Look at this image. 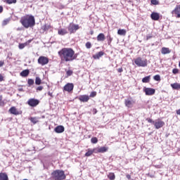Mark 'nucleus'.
Segmentation results:
<instances>
[{
	"label": "nucleus",
	"mask_w": 180,
	"mask_h": 180,
	"mask_svg": "<svg viewBox=\"0 0 180 180\" xmlns=\"http://www.w3.org/2000/svg\"><path fill=\"white\" fill-rule=\"evenodd\" d=\"M58 54L61 61H65L66 63L74 61L78 57V53H75L74 49L71 48H63L58 52Z\"/></svg>",
	"instance_id": "1"
},
{
	"label": "nucleus",
	"mask_w": 180,
	"mask_h": 180,
	"mask_svg": "<svg viewBox=\"0 0 180 180\" xmlns=\"http://www.w3.org/2000/svg\"><path fill=\"white\" fill-rule=\"evenodd\" d=\"M20 23L22 25L23 27L29 29V27H33V26L36 25V20L32 15H27L21 18Z\"/></svg>",
	"instance_id": "2"
},
{
	"label": "nucleus",
	"mask_w": 180,
	"mask_h": 180,
	"mask_svg": "<svg viewBox=\"0 0 180 180\" xmlns=\"http://www.w3.org/2000/svg\"><path fill=\"white\" fill-rule=\"evenodd\" d=\"M52 179L64 180L66 178L65 174L63 170H55L51 173Z\"/></svg>",
	"instance_id": "3"
},
{
	"label": "nucleus",
	"mask_w": 180,
	"mask_h": 180,
	"mask_svg": "<svg viewBox=\"0 0 180 180\" xmlns=\"http://www.w3.org/2000/svg\"><path fill=\"white\" fill-rule=\"evenodd\" d=\"M138 67H147V60H143L141 58H138L134 60Z\"/></svg>",
	"instance_id": "4"
},
{
	"label": "nucleus",
	"mask_w": 180,
	"mask_h": 180,
	"mask_svg": "<svg viewBox=\"0 0 180 180\" xmlns=\"http://www.w3.org/2000/svg\"><path fill=\"white\" fill-rule=\"evenodd\" d=\"M27 103L29 106H31V108H36V106L40 103V101L36 98H30Z\"/></svg>",
	"instance_id": "5"
},
{
	"label": "nucleus",
	"mask_w": 180,
	"mask_h": 180,
	"mask_svg": "<svg viewBox=\"0 0 180 180\" xmlns=\"http://www.w3.org/2000/svg\"><path fill=\"white\" fill-rule=\"evenodd\" d=\"M38 64H40V65H46V64H49V58L46 56H40L38 58Z\"/></svg>",
	"instance_id": "6"
},
{
	"label": "nucleus",
	"mask_w": 180,
	"mask_h": 180,
	"mask_svg": "<svg viewBox=\"0 0 180 180\" xmlns=\"http://www.w3.org/2000/svg\"><path fill=\"white\" fill-rule=\"evenodd\" d=\"M143 92H145L146 96H152V95H154V94H155V89L153 88L144 87Z\"/></svg>",
	"instance_id": "7"
},
{
	"label": "nucleus",
	"mask_w": 180,
	"mask_h": 180,
	"mask_svg": "<svg viewBox=\"0 0 180 180\" xmlns=\"http://www.w3.org/2000/svg\"><path fill=\"white\" fill-rule=\"evenodd\" d=\"M165 125V122H164V121L158 119L156 120L155 121V124L154 126L155 127V129H157V130H158L159 129H161V127H163Z\"/></svg>",
	"instance_id": "8"
},
{
	"label": "nucleus",
	"mask_w": 180,
	"mask_h": 180,
	"mask_svg": "<svg viewBox=\"0 0 180 180\" xmlns=\"http://www.w3.org/2000/svg\"><path fill=\"white\" fill-rule=\"evenodd\" d=\"M172 13L175 18L179 19L180 18V5H176L174 9L172 11Z\"/></svg>",
	"instance_id": "9"
},
{
	"label": "nucleus",
	"mask_w": 180,
	"mask_h": 180,
	"mask_svg": "<svg viewBox=\"0 0 180 180\" xmlns=\"http://www.w3.org/2000/svg\"><path fill=\"white\" fill-rule=\"evenodd\" d=\"M70 34H72V33H75V32H77V30H78V29H79V25H70L68 27Z\"/></svg>",
	"instance_id": "10"
},
{
	"label": "nucleus",
	"mask_w": 180,
	"mask_h": 180,
	"mask_svg": "<svg viewBox=\"0 0 180 180\" xmlns=\"http://www.w3.org/2000/svg\"><path fill=\"white\" fill-rule=\"evenodd\" d=\"M74 90V84L72 83H68L63 87V91L66 92H71Z\"/></svg>",
	"instance_id": "11"
},
{
	"label": "nucleus",
	"mask_w": 180,
	"mask_h": 180,
	"mask_svg": "<svg viewBox=\"0 0 180 180\" xmlns=\"http://www.w3.org/2000/svg\"><path fill=\"white\" fill-rule=\"evenodd\" d=\"M65 130V129L64 128V126H63V125H59V126L55 127V129H54V131L58 134L64 133Z\"/></svg>",
	"instance_id": "12"
},
{
	"label": "nucleus",
	"mask_w": 180,
	"mask_h": 180,
	"mask_svg": "<svg viewBox=\"0 0 180 180\" xmlns=\"http://www.w3.org/2000/svg\"><path fill=\"white\" fill-rule=\"evenodd\" d=\"M124 103H125V106L127 108H133V105L134 103V101H133V100L131 99H125L124 100Z\"/></svg>",
	"instance_id": "13"
},
{
	"label": "nucleus",
	"mask_w": 180,
	"mask_h": 180,
	"mask_svg": "<svg viewBox=\"0 0 180 180\" xmlns=\"http://www.w3.org/2000/svg\"><path fill=\"white\" fill-rule=\"evenodd\" d=\"M79 101H80V102H88V101H89V96L88 95H82L80 96H79L78 98Z\"/></svg>",
	"instance_id": "14"
},
{
	"label": "nucleus",
	"mask_w": 180,
	"mask_h": 180,
	"mask_svg": "<svg viewBox=\"0 0 180 180\" xmlns=\"http://www.w3.org/2000/svg\"><path fill=\"white\" fill-rule=\"evenodd\" d=\"M150 18L153 20H158L160 19V13L153 12L151 13Z\"/></svg>",
	"instance_id": "15"
},
{
	"label": "nucleus",
	"mask_w": 180,
	"mask_h": 180,
	"mask_svg": "<svg viewBox=\"0 0 180 180\" xmlns=\"http://www.w3.org/2000/svg\"><path fill=\"white\" fill-rule=\"evenodd\" d=\"M68 33V31H67L66 29H59L58 30V34H59V36H65V34H67Z\"/></svg>",
	"instance_id": "16"
},
{
	"label": "nucleus",
	"mask_w": 180,
	"mask_h": 180,
	"mask_svg": "<svg viewBox=\"0 0 180 180\" xmlns=\"http://www.w3.org/2000/svg\"><path fill=\"white\" fill-rule=\"evenodd\" d=\"M104 54L105 53H103V51H99L93 56V58H94V60H99L100 58L102 57Z\"/></svg>",
	"instance_id": "17"
},
{
	"label": "nucleus",
	"mask_w": 180,
	"mask_h": 180,
	"mask_svg": "<svg viewBox=\"0 0 180 180\" xmlns=\"http://www.w3.org/2000/svg\"><path fill=\"white\" fill-rule=\"evenodd\" d=\"M9 112H10V113H11V115H19V111H18V110H16L15 107H11L9 109Z\"/></svg>",
	"instance_id": "18"
},
{
	"label": "nucleus",
	"mask_w": 180,
	"mask_h": 180,
	"mask_svg": "<svg viewBox=\"0 0 180 180\" xmlns=\"http://www.w3.org/2000/svg\"><path fill=\"white\" fill-rule=\"evenodd\" d=\"M0 180H9V177H8V174L6 173L1 172Z\"/></svg>",
	"instance_id": "19"
},
{
	"label": "nucleus",
	"mask_w": 180,
	"mask_h": 180,
	"mask_svg": "<svg viewBox=\"0 0 180 180\" xmlns=\"http://www.w3.org/2000/svg\"><path fill=\"white\" fill-rule=\"evenodd\" d=\"M105 37V34L103 33H100L98 36H97V41H104Z\"/></svg>",
	"instance_id": "20"
},
{
	"label": "nucleus",
	"mask_w": 180,
	"mask_h": 180,
	"mask_svg": "<svg viewBox=\"0 0 180 180\" xmlns=\"http://www.w3.org/2000/svg\"><path fill=\"white\" fill-rule=\"evenodd\" d=\"M30 73V71H29V70H22L20 73V75L21 77H27L29 75V74Z\"/></svg>",
	"instance_id": "21"
},
{
	"label": "nucleus",
	"mask_w": 180,
	"mask_h": 180,
	"mask_svg": "<svg viewBox=\"0 0 180 180\" xmlns=\"http://www.w3.org/2000/svg\"><path fill=\"white\" fill-rule=\"evenodd\" d=\"M170 86L172 88V89H176L177 91H179L180 89V84L179 83L171 84Z\"/></svg>",
	"instance_id": "22"
},
{
	"label": "nucleus",
	"mask_w": 180,
	"mask_h": 180,
	"mask_svg": "<svg viewBox=\"0 0 180 180\" xmlns=\"http://www.w3.org/2000/svg\"><path fill=\"white\" fill-rule=\"evenodd\" d=\"M50 29V25H44L41 27V30H42V33H44V32H47Z\"/></svg>",
	"instance_id": "23"
},
{
	"label": "nucleus",
	"mask_w": 180,
	"mask_h": 180,
	"mask_svg": "<svg viewBox=\"0 0 180 180\" xmlns=\"http://www.w3.org/2000/svg\"><path fill=\"white\" fill-rule=\"evenodd\" d=\"M162 54H169L171 53V51L169 48L163 47L161 51Z\"/></svg>",
	"instance_id": "24"
},
{
	"label": "nucleus",
	"mask_w": 180,
	"mask_h": 180,
	"mask_svg": "<svg viewBox=\"0 0 180 180\" xmlns=\"http://www.w3.org/2000/svg\"><path fill=\"white\" fill-rule=\"evenodd\" d=\"M117 34H119L120 36H126V30L124 29L118 30Z\"/></svg>",
	"instance_id": "25"
},
{
	"label": "nucleus",
	"mask_w": 180,
	"mask_h": 180,
	"mask_svg": "<svg viewBox=\"0 0 180 180\" xmlns=\"http://www.w3.org/2000/svg\"><path fill=\"white\" fill-rule=\"evenodd\" d=\"M98 148L100 150L101 153H106L108 151V150H109V148H108L106 146L98 147Z\"/></svg>",
	"instance_id": "26"
},
{
	"label": "nucleus",
	"mask_w": 180,
	"mask_h": 180,
	"mask_svg": "<svg viewBox=\"0 0 180 180\" xmlns=\"http://www.w3.org/2000/svg\"><path fill=\"white\" fill-rule=\"evenodd\" d=\"M30 122L33 123L34 124H36L39 122V118L37 117H30Z\"/></svg>",
	"instance_id": "27"
},
{
	"label": "nucleus",
	"mask_w": 180,
	"mask_h": 180,
	"mask_svg": "<svg viewBox=\"0 0 180 180\" xmlns=\"http://www.w3.org/2000/svg\"><path fill=\"white\" fill-rule=\"evenodd\" d=\"M142 82L144 84H147L148 82H150V76H146L142 79Z\"/></svg>",
	"instance_id": "28"
},
{
	"label": "nucleus",
	"mask_w": 180,
	"mask_h": 180,
	"mask_svg": "<svg viewBox=\"0 0 180 180\" xmlns=\"http://www.w3.org/2000/svg\"><path fill=\"white\" fill-rule=\"evenodd\" d=\"M4 2L6 4H8V5H11V4H16V0H4Z\"/></svg>",
	"instance_id": "29"
},
{
	"label": "nucleus",
	"mask_w": 180,
	"mask_h": 180,
	"mask_svg": "<svg viewBox=\"0 0 180 180\" xmlns=\"http://www.w3.org/2000/svg\"><path fill=\"white\" fill-rule=\"evenodd\" d=\"M35 84L36 85H41V79L40 77H37L35 79Z\"/></svg>",
	"instance_id": "30"
},
{
	"label": "nucleus",
	"mask_w": 180,
	"mask_h": 180,
	"mask_svg": "<svg viewBox=\"0 0 180 180\" xmlns=\"http://www.w3.org/2000/svg\"><path fill=\"white\" fill-rule=\"evenodd\" d=\"M91 154H94V151L91 149H88V151L85 153V157H91Z\"/></svg>",
	"instance_id": "31"
},
{
	"label": "nucleus",
	"mask_w": 180,
	"mask_h": 180,
	"mask_svg": "<svg viewBox=\"0 0 180 180\" xmlns=\"http://www.w3.org/2000/svg\"><path fill=\"white\" fill-rule=\"evenodd\" d=\"M34 84V80L33 79H29L27 80L28 86H32V85H33Z\"/></svg>",
	"instance_id": "32"
},
{
	"label": "nucleus",
	"mask_w": 180,
	"mask_h": 180,
	"mask_svg": "<svg viewBox=\"0 0 180 180\" xmlns=\"http://www.w3.org/2000/svg\"><path fill=\"white\" fill-rule=\"evenodd\" d=\"M108 177L109 178L110 180H115V173H109L108 175Z\"/></svg>",
	"instance_id": "33"
},
{
	"label": "nucleus",
	"mask_w": 180,
	"mask_h": 180,
	"mask_svg": "<svg viewBox=\"0 0 180 180\" xmlns=\"http://www.w3.org/2000/svg\"><path fill=\"white\" fill-rule=\"evenodd\" d=\"M25 46H27V43L19 44L18 48L20 49V50H23V49H25Z\"/></svg>",
	"instance_id": "34"
},
{
	"label": "nucleus",
	"mask_w": 180,
	"mask_h": 180,
	"mask_svg": "<svg viewBox=\"0 0 180 180\" xmlns=\"http://www.w3.org/2000/svg\"><path fill=\"white\" fill-rule=\"evenodd\" d=\"M107 40H108V46H110V44L112 43V41L113 40V38L110 37V35H108L107 36Z\"/></svg>",
	"instance_id": "35"
},
{
	"label": "nucleus",
	"mask_w": 180,
	"mask_h": 180,
	"mask_svg": "<svg viewBox=\"0 0 180 180\" xmlns=\"http://www.w3.org/2000/svg\"><path fill=\"white\" fill-rule=\"evenodd\" d=\"M153 79H155V81H161V77L160 76V75H156L153 77Z\"/></svg>",
	"instance_id": "36"
},
{
	"label": "nucleus",
	"mask_w": 180,
	"mask_h": 180,
	"mask_svg": "<svg viewBox=\"0 0 180 180\" xmlns=\"http://www.w3.org/2000/svg\"><path fill=\"white\" fill-rule=\"evenodd\" d=\"M91 141L93 144H96V143H98V138L93 137L91 138Z\"/></svg>",
	"instance_id": "37"
},
{
	"label": "nucleus",
	"mask_w": 180,
	"mask_h": 180,
	"mask_svg": "<svg viewBox=\"0 0 180 180\" xmlns=\"http://www.w3.org/2000/svg\"><path fill=\"white\" fill-rule=\"evenodd\" d=\"M86 49H91L92 47V44L90 41H87L85 44Z\"/></svg>",
	"instance_id": "38"
},
{
	"label": "nucleus",
	"mask_w": 180,
	"mask_h": 180,
	"mask_svg": "<svg viewBox=\"0 0 180 180\" xmlns=\"http://www.w3.org/2000/svg\"><path fill=\"white\" fill-rule=\"evenodd\" d=\"M93 153H95V154H98V153H101L100 152V149H99V147L98 148H95L92 150Z\"/></svg>",
	"instance_id": "39"
},
{
	"label": "nucleus",
	"mask_w": 180,
	"mask_h": 180,
	"mask_svg": "<svg viewBox=\"0 0 180 180\" xmlns=\"http://www.w3.org/2000/svg\"><path fill=\"white\" fill-rule=\"evenodd\" d=\"M8 23H9V19H6L3 21L2 22V25L3 26H6V25H8Z\"/></svg>",
	"instance_id": "40"
},
{
	"label": "nucleus",
	"mask_w": 180,
	"mask_h": 180,
	"mask_svg": "<svg viewBox=\"0 0 180 180\" xmlns=\"http://www.w3.org/2000/svg\"><path fill=\"white\" fill-rule=\"evenodd\" d=\"M146 121L148 122V123H151L152 124H155V121L153 120L152 119L147 118Z\"/></svg>",
	"instance_id": "41"
},
{
	"label": "nucleus",
	"mask_w": 180,
	"mask_h": 180,
	"mask_svg": "<svg viewBox=\"0 0 180 180\" xmlns=\"http://www.w3.org/2000/svg\"><path fill=\"white\" fill-rule=\"evenodd\" d=\"M150 4H152V5H158L159 2L157 0H151Z\"/></svg>",
	"instance_id": "42"
},
{
	"label": "nucleus",
	"mask_w": 180,
	"mask_h": 180,
	"mask_svg": "<svg viewBox=\"0 0 180 180\" xmlns=\"http://www.w3.org/2000/svg\"><path fill=\"white\" fill-rule=\"evenodd\" d=\"M90 98H95V96H96V91H92L91 94H90Z\"/></svg>",
	"instance_id": "43"
},
{
	"label": "nucleus",
	"mask_w": 180,
	"mask_h": 180,
	"mask_svg": "<svg viewBox=\"0 0 180 180\" xmlns=\"http://www.w3.org/2000/svg\"><path fill=\"white\" fill-rule=\"evenodd\" d=\"M66 74L68 75V77H71V75H72V70H69L66 72Z\"/></svg>",
	"instance_id": "44"
},
{
	"label": "nucleus",
	"mask_w": 180,
	"mask_h": 180,
	"mask_svg": "<svg viewBox=\"0 0 180 180\" xmlns=\"http://www.w3.org/2000/svg\"><path fill=\"white\" fill-rule=\"evenodd\" d=\"M39 91H43V86H39L37 88V92Z\"/></svg>",
	"instance_id": "45"
},
{
	"label": "nucleus",
	"mask_w": 180,
	"mask_h": 180,
	"mask_svg": "<svg viewBox=\"0 0 180 180\" xmlns=\"http://www.w3.org/2000/svg\"><path fill=\"white\" fill-rule=\"evenodd\" d=\"M153 37V35L151 34H148L146 35V40H150Z\"/></svg>",
	"instance_id": "46"
},
{
	"label": "nucleus",
	"mask_w": 180,
	"mask_h": 180,
	"mask_svg": "<svg viewBox=\"0 0 180 180\" xmlns=\"http://www.w3.org/2000/svg\"><path fill=\"white\" fill-rule=\"evenodd\" d=\"M4 64H5V62L4 60H0V68L1 67H4Z\"/></svg>",
	"instance_id": "47"
},
{
	"label": "nucleus",
	"mask_w": 180,
	"mask_h": 180,
	"mask_svg": "<svg viewBox=\"0 0 180 180\" xmlns=\"http://www.w3.org/2000/svg\"><path fill=\"white\" fill-rule=\"evenodd\" d=\"M172 72L173 74H178V69H173Z\"/></svg>",
	"instance_id": "48"
},
{
	"label": "nucleus",
	"mask_w": 180,
	"mask_h": 180,
	"mask_svg": "<svg viewBox=\"0 0 180 180\" xmlns=\"http://www.w3.org/2000/svg\"><path fill=\"white\" fill-rule=\"evenodd\" d=\"M117 72H123V68H118Z\"/></svg>",
	"instance_id": "49"
},
{
	"label": "nucleus",
	"mask_w": 180,
	"mask_h": 180,
	"mask_svg": "<svg viewBox=\"0 0 180 180\" xmlns=\"http://www.w3.org/2000/svg\"><path fill=\"white\" fill-rule=\"evenodd\" d=\"M4 12V7L2 6H0V13H2Z\"/></svg>",
	"instance_id": "50"
},
{
	"label": "nucleus",
	"mask_w": 180,
	"mask_h": 180,
	"mask_svg": "<svg viewBox=\"0 0 180 180\" xmlns=\"http://www.w3.org/2000/svg\"><path fill=\"white\" fill-rule=\"evenodd\" d=\"M4 81V76L2 75H0V82H2Z\"/></svg>",
	"instance_id": "51"
},
{
	"label": "nucleus",
	"mask_w": 180,
	"mask_h": 180,
	"mask_svg": "<svg viewBox=\"0 0 180 180\" xmlns=\"http://www.w3.org/2000/svg\"><path fill=\"white\" fill-rule=\"evenodd\" d=\"M127 179H131V176L130 174H127Z\"/></svg>",
	"instance_id": "52"
},
{
	"label": "nucleus",
	"mask_w": 180,
	"mask_h": 180,
	"mask_svg": "<svg viewBox=\"0 0 180 180\" xmlns=\"http://www.w3.org/2000/svg\"><path fill=\"white\" fill-rule=\"evenodd\" d=\"M0 106H4V102L0 99Z\"/></svg>",
	"instance_id": "53"
},
{
	"label": "nucleus",
	"mask_w": 180,
	"mask_h": 180,
	"mask_svg": "<svg viewBox=\"0 0 180 180\" xmlns=\"http://www.w3.org/2000/svg\"><path fill=\"white\" fill-rule=\"evenodd\" d=\"M176 115H179L180 116V108L176 110Z\"/></svg>",
	"instance_id": "54"
},
{
	"label": "nucleus",
	"mask_w": 180,
	"mask_h": 180,
	"mask_svg": "<svg viewBox=\"0 0 180 180\" xmlns=\"http://www.w3.org/2000/svg\"><path fill=\"white\" fill-rule=\"evenodd\" d=\"M91 34H94V32H91Z\"/></svg>",
	"instance_id": "55"
},
{
	"label": "nucleus",
	"mask_w": 180,
	"mask_h": 180,
	"mask_svg": "<svg viewBox=\"0 0 180 180\" xmlns=\"http://www.w3.org/2000/svg\"><path fill=\"white\" fill-rule=\"evenodd\" d=\"M95 113H96V111H94Z\"/></svg>",
	"instance_id": "56"
},
{
	"label": "nucleus",
	"mask_w": 180,
	"mask_h": 180,
	"mask_svg": "<svg viewBox=\"0 0 180 180\" xmlns=\"http://www.w3.org/2000/svg\"><path fill=\"white\" fill-rule=\"evenodd\" d=\"M95 113H96V111H94Z\"/></svg>",
	"instance_id": "57"
}]
</instances>
